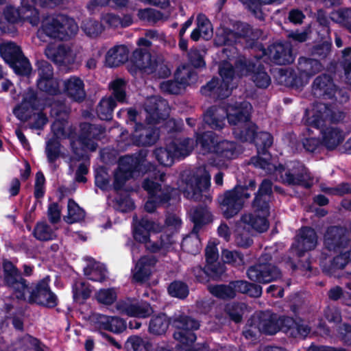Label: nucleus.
<instances>
[{
	"mask_svg": "<svg viewBox=\"0 0 351 351\" xmlns=\"http://www.w3.org/2000/svg\"><path fill=\"white\" fill-rule=\"evenodd\" d=\"M254 125V136L250 140L245 141H254L258 149V156L251 159V162L256 167L262 169L267 174H274L285 184L289 185H302L306 188H309L313 184V178H312L308 171L305 167L298 162H291L287 164V167L282 166L277 167L270 154L266 151L273 143L271 135L267 132H260L256 134V126ZM245 141V139H241Z\"/></svg>",
	"mask_w": 351,
	"mask_h": 351,
	"instance_id": "obj_1",
	"label": "nucleus"
},
{
	"mask_svg": "<svg viewBox=\"0 0 351 351\" xmlns=\"http://www.w3.org/2000/svg\"><path fill=\"white\" fill-rule=\"evenodd\" d=\"M252 106L247 101L228 104L224 108L212 107L204 114V122L212 129L221 130L226 119L233 126V134L239 139L250 140L254 136V125L250 122Z\"/></svg>",
	"mask_w": 351,
	"mask_h": 351,
	"instance_id": "obj_2",
	"label": "nucleus"
},
{
	"mask_svg": "<svg viewBox=\"0 0 351 351\" xmlns=\"http://www.w3.org/2000/svg\"><path fill=\"white\" fill-rule=\"evenodd\" d=\"M77 31V24L72 18L65 15L48 16L42 21L37 35L43 41H46V38L66 40L75 36Z\"/></svg>",
	"mask_w": 351,
	"mask_h": 351,
	"instance_id": "obj_3",
	"label": "nucleus"
},
{
	"mask_svg": "<svg viewBox=\"0 0 351 351\" xmlns=\"http://www.w3.org/2000/svg\"><path fill=\"white\" fill-rule=\"evenodd\" d=\"M196 145L203 155L213 153L221 160L232 159L237 156L235 143L221 139L213 132L197 134Z\"/></svg>",
	"mask_w": 351,
	"mask_h": 351,
	"instance_id": "obj_4",
	"label": "nucleus"
},
{
	"mask_svg": "<svg viewBox=\"0 0 351 351\" xmlns=\"http://www.w3.org/2000/svg\"><path fill=\"white\" fill-rule=\"evenodd\" d=\"M267 216L268 210L265 204L261 208V215L249 213L243 215L236 230V243L243 247L250 246L252 240L249 236V232L250 230L260 232L266 231L269 228Z\"/></svg>",
	"mask_w": 351,
	"mask_h": 351,
	"instance_id": "obj_5",
	"label": "nucleus"
},
{
	"mask_svg": "<svg viewBox=\"0 0 351 351\" xmlns=\"http://www.w3.org/2000/svg\"><path fill=\"white\" fill-rule=\"evenodd\" d=\"M161 230V227L153 221L146 218H143L141 221L134 224L133 237L134 239L142 243H145V247L152 252H156L160 249H168L173 243V241L167 235L160 236V242L152 243L149 240L152 232H158Z\"/></svg>",
	"mask_w": 351,
	"mask_h": 351,
	"instance_id": "obj_6",
	"label": "nucleus"
},
{
	"mask_svg": "<svg viewBox=\"0 0 351 351\" xmlns=\"http://www.w3.org/2000/svg\"><path fill=\"white\" fill-rule=\"evenodd\" d=\"M306 123L316 129H321L329 122H339L345 115L337 104L318 103L306 111Z\"/></svg>",
	"mask_w": 351,
	"mask_h": 351,
	"instance_id": "obj_7",
	"label": "nucleus"
},
{
	"mask_svg": "<svg viewBox=\"0 0 351 351\" xmlns=\"http://www.w3.org/2000/svg\"><path fill=\"white\" fill-rule=\"evenodd\" d=\"M151 167L153 166L145 160L130 156L121 157L118 168L114 173L113 189L115 191L121 190L127 180L140 172L149 171Z\"/></svg>",
	"mask_w": 351,
	"mask_h": 351,
	"instance_id": "obj_8",
	"label": "nucleus"
},
{
	"mask_svg": "<svg viewBox=\"0 0 351 351\" xmlns=\"http://www.w3.org/2000/svg\"><path fill=\"white\" fill-rule=\"evenodd\" d=\"M247 327L243 331V335L247 339L256 337L258 332L274 335L280 328H285L284 318L280 319L269 312L261 313L252 316Z\"/></svg>",
	"mask_w": 351,
	"mask_h": 351,
	"instance_id": "obj_9",
	"label": "nucleus"
},
{
	"mask_svg": "<svg viewBox=\"0 0 351 351\" xmlns=\"http://www.w3.org/2000/svg\"><path fill=\"white\" fill-rule=\"evenodd\" d=\"M133 58L134 66L144 73L163 78L170 75V69L161 56H152L145 51L136 49L133 53Z\"/></svg>",
	"mask_w": 351,
	"mask_h": 351,
	"instance_id": "obj_10",
	"label": "nucleus"
},
{
	"mask_svg": "<svg viewBox=\"0 0 351 351\" xmlns=\"http://www.w3.org/2000/svg\"><path fill=\"white\" fill-rule=\"evenodd\" d=\"M219 74L221 82H219L218 79H213L202 87L201 92L203 95L214 98H224L230 94V90L233 87L231 82L234 77L232 64L228 61H223L219 66Z\"/></svg>",
	"mask_w": 351,
	"mask_h": 351,
	"instance_id": "obj_11",
	"label": "nucleus"
},
{
	"mask_svg": "<svg viewBox=\"0 0 351 351\" xmlns=\"http://www.w3.org/2000/svg\"><path fill=\"white\" fill-rule=\"evenodd\" d=\"M16 298L19 300L36 303L47 307H54L57 304V297L52 293L46 280H42L35 286L21 289L17 292Z\"/></svg>",
	"mask_w": 351,
	"mask_h": 351,
	"instance_id": "obj_12",
	"label": "nucleus"
},
{
	"mask_svg": "<svg viewBox=\"0 0 351 351\" xmlns=\"http://www.w3.org/2000/svg\"><path fill=\"white\" fill-rule=\"evenodd\" d=\"M210 184L208 170L206 167H201L186 176L180 189L186 198L197 200L200 199L202 193L209 188Z\"/></svg>",
	"mask_w": 351,
	"mask_h": 351,
	"instance_id": "obj_13",
	"label": "nucleus"
},
{
	"mask_svg": "<svg viewBox=\"0 0 351 351\" xmlns=\"http://www.w3.org/2000/svg\"><path fill=\"white\" fill-rule=\"evenodd\" d=\"M46 6L48 0H22L20 9L12 6L5 8L3 12L5 19L10 23H16L19 20L27 21L32 25L39 23V14L36 5Z\"/></svg>",
	"mask_w": 351,
	"mask_h": 351,
	"instance_id": "obj_14",
	"label": "nucleus"
},
{
	"mask_svg": "<svg viewBox=\"0 0 351 351\" xmlns=\"http://www.w3.org/2000/svg\"><path fill=\"white\" fill-rule=\"evenodd\" d=\"M194 142L192 139L176 141L166 147H160L155 150L157 160L162 165L171 166L176 158L188 156L193 149Z\"/></svg>",
	"mask_w": 351,
	"mask_h": 351,
	"instance_id": "obj_15",
	"label": "nucleus"
},
{
	"mask_svg": "<svg viewBox=\"0 0 351 351\" xmlns=\"http://www.w3.org/2000/svg\"><path fill=\"white\" fill-rule=\"evenodd\" d=\"M165 176L163 173L154 171L152 176L143 182V187L149 194L148 200L145 204V209L147 212L154 211L159 204L170 199L168 192L162 190L161 185L157 182L158 180L163 182Z\"/></svg>",
	"mask_w": 351,
	"mask_h": 351,
	"instance_id": "obj_16",
	"label": "nucleus"
},
{
	"mask_svg": "<svg viewBox=\"0 0 351 351\" xmlns=\"http://www.w3.org/2000/svg\"><path fill=\"white\" fill-rule=\"evenodd\" d=\"M270 259V254H263L259 264L249 268L247 277L252 281L261 283H269L278 279L281 276V272L275 265L268 263Z\"/></svg>",
	"mask_w": 351,
	"mask_h": 351,
	"instance_id": "obj_17",
	"label": "nucleus"
},
{
	"mask_svg": "<svg viewBox=\"0 0 351 351\" xmlns=\"http://www.w3.org/2000/svg\"><path fill=\"white\" fill-rule=\"evenodd\" d=\"M172 324L176 329L173 334L174 339L183 346H189L195 341L193 331L199 328L197 321L186 315H176Z\"/></svg>",
	"mask_w": 351,
	"mask_h": 351,
	"instance_id": "obj_18",
	"label": "nucleus"
},
{
	"mask_svg": "<svg viewBox=\"0 0 351 351\" xmlns=\"http://www.w3.org/2000/svg\"><path fill=\"white\" fill-rule=\"evenodd\" d=\"M313 92L315 96L322 97L325 100H333L335 98L338 104L346 102L348 99L347 93L342 90H337L331 77L326 75L319 76L315 80Z\"/></svg>",
	"mask_w": 351,
	"mask_h": 351,
	"instance_id": "obj_19",
	"label": "nucleus"
},
{
	"mask_svg": "<svg viewBox=\"0 0 351 351\" xmlns=\"http://www.w3.org/2000/svg\"><path fill=\"white\" fill-rule=\"evenodd\" d=\"M246 190L245 187L237 186L234 189L225 193L221 202V206L226 217H233L242 208L244 200L250 196Z\"/></svg>",
	"mask_w": 351,
	"mask_h": 351,
	"instance_id": "obj_20",
	"label": "nucleus"
},
{
	"mask_svg": "<svg viewBox=\"0 0 351 351\" xmlns=\"http://www.w3.org/2000/svg\"><path fill=\"white\" fill-rule=\"evenodd\" d=\"M82 135L77 142H72L71 146L76 156L83 158L85 156V151H95L97 144L91 138H97L98 131H100L96 126L89 123H82L81 125Z\"/></svg>",
	"mask_w": 351,
	"mask_h": 351,
	"instance_id": "obj_21",
	"label": "nucleus"
},
{
	"mask_svg": "<svg viewBox=\"0 0 351 351\" xmlns=\"http://www.w3.org/2000/svg\"><path fill=\"white\" fill-rule=\"evenodd\" d=\"M116 307L120 313L129 317L145 318L153 313L148 303L131 298L119 301Z\"/></svg>",
	"mask_w": 351,
	"mask_h": 351,
	"instance_id": "obj_22",
	"label": "nucleus"
},
{
	"mask_svg": "<svg viewBox=\"0 0 351 351\" xmlns=\"http://www.w3.org/2000/svg\"><path fill=\"white\" fill-rule=\"evenodd\" d=\"M38 88L50 95H56L60 92L59 82L53 77V68L47 62H40L38 66Z\"/></svg>",
	"mask_w": 351,
	"mask_h": 351,
	"instance_id": "obj_23",
	"label": "nucleus"
},
{
	"mask_svg": "<svg viewBox=\"0 0 351 351\" xmlns=\"http://www.w3.org/2000/svg\"><path fill=\"white\" fill-rule=\"evenodd\" d=\"M146 119L149 124L159 123L168 115L169 108L165 100L157 96L147 99L145 104Z\"/></svg>",
	"mask_w": 351,
	"mask_h": 351,
	"instance_id": "obj_24",
	"label": "nucleus"
},
{
	"mask_svg": "<svg viewBox=\"0 0 351 351\" xmlns=\"http://www.w3.org/2000/svg\"><path fill=\"white\" fill-rule=\"evenodd\" d=\"M45 53L47 58L57 64H71L74 62L75 53L67 45H49Z\"/></svg>",
	"mask_w": 351,
	"mask_h": 351,
	"instance_id": "obj_25",
	"label": "nucleus"
},
{
	"mask_svg": "<svg viewBox=\"0 0 351 351\" xmlns=\"http://www.w3.org/2000/svg\"><path fill=\"white\" fill-rule=\"evenodd\" d=\"M324 245L330 251H341L349 245L346 230L342 228L330 227L324 235Z\"/></svg>",
	"mask_w": 351,
	"mask_h": 351,
	"instance_id": "obj_26",
	"label": "nucleus"
},
{
	"mask_svg": "<svg viewBox=\"0 0 351 351\" xmlns=\"http://www.w3.org/2000/svg\"><path fill=\"white\" fill-rule=\"evenodd\" d=\"M317 243V237L315 230L310 228H303L300 230L291 249L300 256L304 252L314 249Z\"/></svg>",
	"mask_w": 351,
	"mask_h": 351,
	"instance_id": "obj_27",
	"label": "nucleus"
},
{
	"mask_svg": "<svg viewBox=\"0 0 351 351\" xmlns=\"http://www.w3.org/2000/svg\"><path fill=\"white\" fill-rule=\"evenodd\" d=\"M237 69H239L240 76L247 75L252 71V79L255 83L256 86L259 88H265L271 83V78L269 75L265 72L264 69L260 64H250L247 65L245 64H240L237 66Z\"/></svg>",
	"mask_w": 351,
	"mask_h": 351,
	"instance_id": "obj_28",
	"label": "nucleus"
},
{
	"mask_svg": "<svg viewBox=\"0 0 351 351\" xmlns=\"http://www.w3.org/2000/svg\"><path fill=\"white\" fill-rule=\"evenodd\" d=\"M156 260L153 256L141 257L132 269V278L136 282H142L149 278L152 273Z\"/></svg>",
	"mask_w": 351,
	"mask_h": 351,
	"instance_id": "obj_29",
	"label": "nucleus"
},
{
	"mask_svg": "<svg viewBox=\"0 0 351 351\" xmlns=\"http://www.w3.org/2000/svg\"><path fill=\"white\" fill-rule=\"evenodd\" d=\"M159 137L158 131L151 127H143L141 124L136 123L134 132L132 134L133 143L137 145L148 146L156 142Z\"/></svg>",
	"mask_w": 351,
	"mask_h": 351,
	"instance_id": "obj_30",
	"label": "nucleus"
},
{
	"mask_svg": "<svg viewBox=\"0 0 351 351\" xmlns=\"http://www.w3.org/2000/svg\"><path fill=\"white\" fill-rule=\"evenodd\" d=\"M37 99L34 91L27 90L23 95L22 101L14 110V114L21 121H26L30 117L32 110L36 107Z\"/></svg>",
	"mask_w": 351,
	"mask_h": 351,
	"instance_id": "obj_31",
	"label": "nucleus"
},
{
	"mask_svg": "<svg viewBox=\"0 0 351 351\" xmlns=\"http://www.w3.org/2000/svg\"><path fill=\"white\" fill-rule=\"evenodd\" d=\"M270 56L278 64H287L293 62L294 57L291 45L288 43H276L269 48Z\"/></svg>",
	"mask_w": 351,
	"mask_h": 351,
	"instance_id": "obj_32",
	"label": "nucleus"
},
{
	"mask_svg": "<svg viewBox=\"0 0 351 351\" xmlns=\"http://www.w3.org/2000/svg\"><path fill=\"white\" fill-rule=\"evenodd\" d=\"M5 280L8 285L14 290L15 296L21 289L25 288L26 281L21 276L13 264L9 261L3 263Z\"/></svg>",
	"mask_w": 351,
	"mask_h": 351,
	"instance_id": "obj_33",
	"label": "nucleus"
},
{
	"mask_svg": "<svg viewBox=\"0 0 351 351\" xmlns=\"http://www.w3.org/2000/svg\"><path fill=\"white\" fill-rule=\"evenodd\" d=\"M63 85L64 92L73 100L79 101L84 99V84L80 77L71 76L63 82Z\"/></svg>",
	"mask_w": 351,
	"mask_h": 351,
	"instance_id": "obj_34",
	"label": "nucleus"
},
{
	"mask_svg": "<svg viewBox=\"0 0 351 351\" xmlns=\"http://www.w3.org/2000/svg\"><path fill=\"white\" fill-rule=\"evenodd\" d=\"M322 144L328 149H334L344 140L343 132L337 127H327L321 130Z\"/></svg>",
	"mask_w": 351,
	"mask_h": 351,
	"instance_id": "obj_35",
	"label": "nucleus"
},
{
	"mask_svg": "<svg viewBox=\"0 0 351 351\" xmlns=\"http://www.w3.org/2000/svg\"><path fill=\"white\" fill-rule=\"evenodd\" d=\"M197 27L191 34V38L197 41L200 38L208 40L213 36V29L209 19L203 14H199L196 20Z\"/></svg>",
	"mask_w": 351,
	"mask_h": 351,
	"instance_id": "obj_36",
	"label": "nucleus"
},
{
	"mask_svg": "<svg viewBox=\"0 0 351 351\" xmlns=\"http://www.w3.org/2000/svg\"><path fill=\"white\" fill-rule=\"evenodd\" d=\"M129 51L125 45L115 46L108 50L106 64L110 67L118 66L127 61Z\"/></svg>",
	"mask_w": 351,
	"mask_h": 351,
	"instance_id": "obj_37",
	"label": "nucleus"
},
{
	"mask_svg": "<svg viewBox=\"0 0 351 351\" xmlns=\"http://www.w3.org/2000/svg\"><path fill=\"white\" fill-rule=\"evenodd\" d=\"M84 274L89 280L102 282L106 278L107 271L103 264L93 261L84 268Z\"/></svg>",
	"mask_w": 351,
	"mask_h": 351,
	"instance_id": "obj_38",
	"label": "nucleus"
},
{
	"mask_svg": "<svg viewBox=\"0 0 351 351\" xmlns=\"http://www.w3.org/2000/svg\"><path fill=\"white\" fill-rule=\"evenodd\" d=\"M128 351H154L152 343L147 339L138 336H132L125 342Z\"/></svg>",
	"mask_w": 351,
	"mask_h": 351,
	"instance_id": "obj_39",
	"label": "nucleus"
},
{
	"mask_svg": "<svg viewBox=\"0 0 351 351\" xmlns=\"http://www.w3.org/2000/svg\"><path fill=\"white\" fill-rule=\"evenodd\" d=\"M245 7L248 9L258 19H263V14L261 5L270 4H280L284 0H239Z\"/></svg>",
	"mask_w": 351,
	"mask_h": 351,
	"instance_id": "obj_40",
	"label": "nucleus"
},
{
	"mask_svg": "<svg viewBox=\"0 0 351 351\" xmlns=\"http://www.w3.org/2000/svg\"><path fill=\"white\" fill-rule=\"evenodd\" d=\"M271 191V182L268 180H265L261 183L259 188L258 193L256 196L254 203L253 208L254 209V213L261 215V208L265 204L269 211L268 204L265 199H262V196L264 195H269Z\"/></svg>",
	"mask_w": 351,
	"mask_h": 351,
	"instance_id": "obj_41",
	"label": "nucleus"
},
{
	"mask_svg": "<svg viewBox=\"0 0 351 351\" xmlns=\"http://www.w3.org/2000/svg\"><path fill=\"white\" fill-rule=\"evenodd\" d=\"M21 53V49L14 43L3 42L0 45V55L9 64Z\"/></svg>",
	"mask_w": 351,
	"mask_h": 351,
	"instance_id": "obj_42",
	"label": "nucleus"
},
{
	"mask_svg": "<svg viewBox=\"0 0 351 351\" xmlns=\"http://www.w3.org/2000/svg\"><path fill=\"white\" fill-rule=\"evenodd\" d=\"M285 328L290 335L294 337H305L309 332V328L304 323H297L292 318H284Z\"/></svg>",
	"mask_w": 351,
	"mask_h": 351,
	"instance_id": "obj_43",
	"label": "nucleus"
},
{
	"mask_svg": "<svg viewBox=\"0 0 351 351\" xmlns=\"http://www.w3.org/2000/svg\"><path fill=\"white\" fill-rule=\"evenodd\" d=\"M175 79L179 84L184 87L194 83L196 80V74L192 69L186 65L178 68L175 73Z\"/></svg>",
	"mask_w": 351,
	"mask_h": 351,
	"instance_id": "obj_44",
	"label": "nucleus"
},
{
	"mask_svg": "<svg viewBox=\"0 0 351 351\" xmlns=\"http://www.w3.org/2000/svg\"><path fill=\"white\" fill-rule=\"evenodd\" d=\"M116 106V102L112 97L103 98L97 109L98 117L103 120H110L112 118V112Z\"/></svg>",
	"mask_w": 351,
	"mask_h": 351,
	"instance_id": "obj_45",
	"label": "nucleus"
},
{
	"mask_svg": "<svg viewBox=\"0 0 351 351\" xmlns=\"http://www.w3.org/2000/svg\"><path fill=\"white\" fill-rule=\"evenodd\" d=\"M330 19L334 22L345 27L351 33V9L341 8L330 14Z\"/></svg>",
	"mask_w": 351,
	"mask_h": 351,
	"instance_id": "obj_46",
	"label": "nucleus"
},
{
	"mask_svg": "<svg viewBox=\"0 0 351 351\" xmlns=\"http://www.w3.org/2000/svg\"><path fill=\"white\" fill-rule=\"evenodd\" d=\"M181 246L182 249L187 253L196 254L201 248L199 238L197 234V231L193 232L182 240Z\"/></svg>",
	"mask_w": 351,
	"mask_h": 351,
	"instance_id": "obj_47",
	"label": "nucleus"
},
{
	"mask_svg": "<svg viewBox=\"0 0 351 351\" xmlns=\"http://www.w3.org/2000/svg\"><path fill=\"white\" fill-rule=\"evenodd\" d=\"M34 237L40 241H49L56 238V234L49 225L45 221L38 222L34 230Z\"/></svg>",
	"mask_w": 351,
	"mask_h": 351,
	"instance_id": "obj_48",
	"label": "nucleus"
},
{
	"mask_svg": "<svg viewBox=\"0 0 351 351\" xmlns=\"http://www.w3.org/2000/svg\"><path fill=\"white\" fill-rule=\"evenodd\" d=\"M191 219L194 223L193 230L197 231V229L202 224L207 223L212 221V215L206 208H198L192 212Z\"/></svg>",
	"mask_w": 351,
	"mask_h": 351,
	"instance_id": "obj_49",
	"label": "nucleus"
},
{
	"mask_svg": "<svg viewBox=\"0 0 351 351\" xmlns=\"http://www.w3.org/2000/svg\"><path fill=\"white\" fill-rule=\"evenodd\" d=\"M169 322L165 315L153 317L149 323V332L156 335H162L168 328Z\"/></svg>",
	"mask_w": 351,
	"mask_h": 351,
	"instance_id": "obj_50",
	"label": "nucleus"
},
{
	"mask_svg": "<svg viewBox=\"0 0 351 351\" xmlns=\"http://www.w3.org/2000/svg\"><path fill=\"white\" fill-rule=\"evenodd\" d=\"M67 215L64 220L69 223L77 222L84 216V210L72 199H69L67 204Z\"/></svg>",
	"mask_w": 351,
	"mask_h": 351,
	"instance_id": "obj_51",
	"label": "nucleus"
},
{
	"mask_svg": "<svg viewBox=\"0 0 351 351\" xmlns=\"http://www.w3.org/2000/svg\"><path fill=\"white\" fill-rule=\"evenodd\" d=\"M300 69L307 76H311L322 69L321 64L316 60L302 58L299 59Z\"/></svg>",
	"mask_w": 351,
	"mask_h": 351,
	"instance_id": "obj_52",
	"label": "nucleus"
},
{
	"mask_svg": "<svg viewBox=\"0 0 351 351\" xmlns=\"http://www.w3.org/2000/svg\"><path fill=\"white\" fill-rule=\"evenodd\" d=\"M73 298L78 302H82L87 299L91 293V289L86 282L76 281L73 287Z\"/></svg>",
	"mask_w": 351,
	"mask_h": 351,
	"instance_id": "obj_53",
	"label": "nucleus"
},
{
	"mask_svg": "<svg viewBox=\"0 0 351 351\" xmlns=\"http://www.w3.org/2000/svg\"><path fill=\"white\" fill-rule=\"evenodd\" d=\"M237 34L223 27L219 28L216 33L215 42L217 45H230L237 41Z\"/></svg>",
	"mask_w": 351,
	"mask_h": 351,
	"instance_id": "obj_54",
	"label": "nucleus"
},
{
	"mask_svg": "<svg viewBox=\"0 0 351 351\" xmlns=\"http://www.w3.org/2000/svg\"><path fill=\"white\" fill-rule=\"evenodd\" d=\"M10 65L14 69V72L19 75H27L31 70V65L28 60L25 58L22 53L19 57L16 58Z\"/></svg>",
	"mask_w": 351,
	"mask_h": 351,
	"instance_id": "obj_55",
	"label": "nucleus"
},
{
	"mask_svg": "<svg viewBox=\"0 0 351 351\" xmlns=\"http://www.w3.org/2000/svg\"><path fill=\"white\" fill-rule=\"evenodd\" d=\"M208 290L213 295L222 298H232L234 297V291L230 287V284L226 285H210Z\"/></svg>",
	"mask_w": 351,
	"mask_h": 351,
	"instance_id": "obj_56",
	"label": "nucleus"
},
{
	"mask_svg": "<svg viewBox=\"0 0 351 351\" xmlns=\"http://www.w3.org/2000/svg\"><path fill=\"white\" fill-rule=\"evenodd\" d=\"M82 29L88 36H97L101 33L103 27L98 21L87 19L83 21Z\"/></svg>",
	"mask_w": 351,
	"mask_h": 351,
	"instance_id": "obj_57",
	"label": "nucleus"
},
{
	"mask_svg": "<svg viewBox=\"0 0 351 351\" xmlns=\"http://www.w3.org/2000/svg\"><path fill=\"white\" fill-rule=\"evenodd\" d=\"M95 297L99 303L110 305L116 300L117 294L114 289H102L96 293Z\"/></svg>",
	"mask_w": 351,
	"mask_h": 351,
	"instance_id": "obj_58",
	"label": "nucleus"
},
{
	"mask_svg": "<svg viewBox=\"0 0 351 351\" xmlns=\"http://www.w3.org/2000/svg\"><path fill=\"white\" fill-rule=\"evenodd\" d=\"M69 125L66 121L56 120L51 125L52 132L56 138L70 137Z\"/></svg>",
	"mask_w": 351,
	"mask_h": 351,
	"instance_id": "obj_59",
	"label": "nucleus"
},
{
	"mask_svg": "<svg viewBox=\"0 0 351 351\" xmlns=\"http://www.w3.org/2000/svg\"><path fill=\"white\" fill-rule=\"evenodd\" d=\"M110 88L117 101L123 102L125 99V84L121 79H117L111 82Z\"/></svg>",
	"mask_w": 351,
	"mask_h": 351,
	"instance_id": "obj_60",
	"label": "nucleus"
},
{
	"mask_svg": "<svg viewBox=\"0 0 351 351\" xmlns=\"http://www.w3.org/2000/svg\"><path fill=\"white\" fill-rule=\"evenodd\" d=\"M168 291L171 296L179 298H184L189 293L187 286L181 282H172L168 288Z\"/></svg>",
	"mask_w": 351,
	"mask_h": 351,
	"instance_id": "obj_61",
	"label": "nucleus"
},
{
	"mask_svg": "<svg viewBox=\"0 0 351 351\" xmlns=\"http://www.w3.org/2000/svg\"><path fill=\"white\" fill-rule=\"evenodd\" d=\"M95 184L102 190H106L110 187V178L104 167H99L96 170Z\"/></svg>",
	"mask_w": 351,
	"mask_h": 351,
	"instance_id": "obj_62",
	"label": "nucleus"
},
{
	"mask_svg": "<svg viewBox=\"0 0 351 351\" xmlns=\"http://www.w3.org/2000/svg\"><path fill=\"white\" fill-rule=\"evenodd\" d=\"M222 259L224 263L233 265H241L243 263V256L236 251L224 250L222 251Z\"/></svg>",
	"mask_w": 351,
	"mask_h": 351,
	"instance_id": "obj_63",
	"label": "nucleus"
},
{
	"mask_svg": "<svg viewBox=\"0 0 351 351\" xmlns=\"http://www.w3.org/2000/svg\"><path fill=\"white\" fill-rule=\"evenodd\" d=\"M111 316L94 313L90 316V322L98 329L108 330L109 322Z\"/></svg>",
	"mask_w": 351,
	"mask_h": 351,
	"instance_id": "obj_64",
	"label": "nucleus"
}]
</instances>
